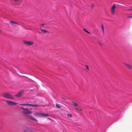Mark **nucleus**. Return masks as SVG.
Segmentation results:
<instances>
[{"label":"nucleus","mask_w":132,"mask_h":132,"mask_svg":"<svg viewBox=\"0 0 132 132\" xmlns=\"http://www.w3.org/2000/svg\"><path fill=\"white\" fill-rule=\"evenodd\" d=\"M21 108L23 110V112L24 116L28 114H31L32 113V111L28 110V108L24 109V107H21Z\"/></svg>","instance_id":"1"},{"label":"nucleus","mask_w":132,"mask_h":132,"mask_svg":"<svg viewBox=\"0 0 132 132\" xmlns=\"http://www.w3.org/2000/svg\"><path fill=\"white\" fill-rule=\"evenodd\" d=\"M2 96L4 97L7 99H14L13 96L10 93H4L2 95Z\"/></svg>","instance_id":"2"},{"label":"nucleus","mask_w":132,"mask_h":132,"mask_svg":"<svg viewBox=\"0 0 132 132\" xmlns=\"http://www.w3.org/2000/svg\"><path fill=\"white\" fill-rule=\"evenodd\" d=\"M34 116L41 117H46L47 116H48L49 115L47 114H43L40 113L38 112H35L33 113Z\"/></svg>","instance_id":"3"},{"label":"nucleus","mask_w":132,"mask_h":132,"mask_svg":"<svg viewBox=\"0 0 132 132\" xmlns=\"http://www.w3.org/2000/svg\"><path fill=\"white\" fill-rule=\"evenodd\" d=\"M6 101L7 104L9 105H15L17 104V103L16 102H14L6 100Z\"/></svg>","instance_id":"4"},{"label":"nucleus","mask_w":132,"mask_h":132,"mask_svg":"<svg viewBox=\"0 0 132 132\" xmlns=\"http://www.w3.org/2000/svg\"><path fill=\"white\" fill-rule=\"evenodd\" d=\"M24 43L28 45H31L33 44V42L31 41H23Z\"/></svg>","instance_id":"5"},{"label":"nucleus","mask_w":132,"mask_h":132,"mask_svg":"<svg viewBox=\"0 0 132 132\" xmlns=\"http://www.w3.org/2000/svg\"><path fill=\"white\" fill-rule=\"evenodd\" d=\"M25 116L26 117L28 118L31 119L32 120H34L36 121H37V120L35 119L33 117L30 115H28V114L26 115Z\"/></svg>","instance_id":"6"},{"label":"nucleus","mask_w":132,"mask_h":132,"mask_svg":"<svg viewBox=\"0 0 132 132\" xmlns=\"http://www.w3.org/2000/svg\"><path fill=\"white\" fill-rule=\"evenodd\" d=\"M116 6H115V4H114L111 8V13L113 15L114 14L115 11V9Z\"/></svg>","instance_id":"7"},{"label":"nucleus","mask_w":132,"mask_h":132,"mask_svg":"<svg viewBox=\"0 0 132 132\" xmlns=\"http://www.w3.org/2000/svg\"><path fill=\"white\" fill-rule=\"evenodd\" d=\"M24 92L23 90H21L19 93L17 94L14 95L15 97H21L22 94Z\"/></svg>","instance_id":"8"},{"label":"nucleus","mask_w":132,"mask_h":132,"mask_svg":"<svg viewBox=\"0 0 132 132\" xmlns=\"http://www.w3.org/2000/svg\"><path fill=\"white\" fill-rule=\"evenodd\" d=\"M125 65L129 69H131L132 68V66L130 64L127 63H125Z\"/></svg>","instance_id":"9"},{"label":"nucleus","mask_w":132,"mask_h":132,"mask_svg":"<svg viewBox=\"0 0 132 132\" xmlns=\"http://www.w3.org/2000/svg\"><path fill=\"white\" fill-rule=\"evenodd\" d=\"M24 132H33L32 130L30 129L27 128L24 130Z\"/></svg>","instance_id":"10"},{"label":"nucleus","mask_w":132,"mask_h":132,"mask_svg":"<svg viewBox=\"0 0 132 132\" xmlns=\"http://www.w3.org/2000/svg\"><path fill=\"white\" fill-rule=\"evenodd\" d=\"M9 23L11 25H13L14 24L19 25V24L18 23H17L13 21H10L9 22Z\"/></svg>","instance_id":"11"},{"label":"nucleus","mask_w":132,"mask_h":132,"mask_svg":"<svg viewBox=\"0 0 132 132\" xmlns=\"http://www.w3.org/2000/svg\"><path fill=\"white\" fill-rule=\"evenodd\" d=\"M40 30L42 32L44 33H46L48 32V31L47 30H46L45 29H40Z\"/></svg>","instance_id":"12"},{"label":"nucleus","mask_w":132,"mask_h":132,"mask_svg":"<svg viewBox=\"0 0 132 132\" xmlns=\"http://www.w3.org/2000/svg\"><path fill=\"white\" fill-rule=\"evenodd\" d=\"M124 8H126L128 10V9H129L130 8H132V7L129 6H124Z\"/></svg>","instance_id":"13"},{"label":"nucleus","mask_w":132,"mask_h":132,"mask_svg":"<svg viewBox=\"0 0 132 132\" xmlns=\"http://www.w3.org/2000/svg\"><path fill=\"white\" fill-rule=\"evenodd\" d=\"M72 103H73V105L75 106V107H76V106H78V104L76 103H75V102H72Z\"/></svg>","instance_id":"14"},{"label":"nucleus","mask_w":132,"mask_h":132,"mask_svg":"<svg viewBox=\"0 0 132 132\" xmlns=\"http://www.w3.org/2000/svg\"><path fill=\"white\" fill-rule=\"evenodd\" d=\"M67 117L69 118H71L72 117V116L71 114H67Z\"/></svg>","instance_id":"15"},{"label":"nucleus","mask_w":132,"mask_h":132,"mask_svg":"<svg viewBox=\"0 0 132 132\" xmlns=\"http://www.w3.org/2000/svg\"><path fill=\"white\" fill-rule=\"evenodd\" d=\"M101 28L103 32V33H104V28L103 25V24L101 25Z\"/></svg>","instance_id":"16"},{"label":"nucleus","mask_w":132,"mask_h":132,"mask_svg":"<svg viewBox=\"0 0 132 132\" xmlns=\"http://www.w3.org/2000/svg\"><path fill=\"white\" fill-rule=\"evenodd\" d=\"M20 105L21 106H28V104H20Z\"/></svg>","instance_id":"17"},{"label":"nucleus","mask_w":132,"mask_h":132,"mask_svg":"<svg viewBox=\"0 0 132 132\" xmlns=\"http://www.w3.org/2000/svg\"><path fill=\"white\" fill-rule=\"evenodd\" d=\"M56 107L58 108H61V107L58 104H56Z\"/></svg>","instance_id":"18"},{"label":"nucleus","mask_w":132,"mask_h":132,"mask_svg":"<svg viewBox=\"0 0 132 132\" xmlns=\"http://www.w3.org/2000/svg\"><path fill=\"white\" fill-rule=\"evenodd\" d=\"M85 67L88 70H89V69L88 68V65H86L85 66Z\"/></svg>","instance_id":"19"},{"label":"nucleus","mask_w":132,"mask_h":132,"mask_svg":"<svg viewBox=\"0 0 132 132\" xmlns=\"http://www.w3.org/2000/svg\"><path fill=\"white\" fill-rule=\"evenodd\" d=\"M83 30L85 31L86 32H87V33H88V34H90V33L88 31H87V30H86L85 29H83Z\"/></svg>","instance_id":"20"},{"label":"nucleus","mask_w":132,"mask_h":132,"mask_svg":"<svg viewBox=\"0 0 132 132\" xmlns=\"http://www.w3.org/2000/svg\"><path fill=\"white\" fill-rule=\"evenodd\" d=\"M33 106L34 107H36V106H39L38 105H36V104H33Z\"/></svg>","instance_id":"21"},{"label":"nucleus","mask_w":132,"mask_h":132,"mask_svg":"<svg viewBox=\"0 0 132 132\" xmlns=\"http://www.w3.org/2000/svg\"><path fill=\"white\" fill-rule=\"evenodd\" d=\"M76 111H81V109L79 110V109H78L77 108H76Z\"/></svg>","instance_id":"22"},{"label":"nucleus","mask_w":132,"mask_h":132,"mask_svg":"<svg viewBox=\"0 0 132 132\" xmlns=\"http://www.w3.org/2000/svg\"><path fill=\"white\" fill-rule=\"evenodd\" d=\"M44 25V23H41L40 24V27H43V26Z\"/></svg>","instance_id":"23"},{"label":"nucleus","mask_w":132,"mask_h":132,"mask_svg":"<svg viewBox=\"0 0 132 132\" xmlns=\"http://www.w3.org/2000/svg\"><path fill=\"white\" fill-rule=\"evenodd\" d=\"M33 104H28V106H33Z\"/></svg>","instance_id":"24"},{"label":"nucleus","mask_w":132,"mask_h":132,"mask_svg":"<svg viewBox=\"0 0 132 132\" xmlns=\"http://www.w3.org/2000/svg\"><path fill=\"white\" fill-rule=\"evenodd\" d=\"M128 17H129V18H132V16H128Z\"/></svg>","instance_id":"25"},{"label":"nucleus","mask_w":132,"mask_h":132,"mask_svg":"<svg viewBox=\"0 0 132 132\" xmlns=\"http://www.w3.org/2000/svg\"><path fill=\"white\" fill-rule=\"evenodd\" d=\"M14 1H18L19 0H14Z\"/></svg>","instance_id":"26"},{"label":"nucleus","mask_w":132,"mask_h":132,"mask_svg":"<svg viewBox=\"0 0 132 132\" xmlns=\"http://www.w3.org/2000/svg\"><path fill=\"white\" fill-rule=\"evenodd\" d=\"M62 98L64 100L65 99L64 98Z\"/></svg>","instance_id":"27"},{"label":"nucleus","mask_w":132,"mask_h":132,"mask_svg":"<svg viewBox=\"0 0 132 132\" xmlns=\"http://www.w3.org/2000/svg\"><path fill=\"white\" fill-rule=\"evenodd\" d=\"M2 32L1 31V30H0V32Z\"/></svg>","instance_id":"28"},{"label":"nucleus","mask_w":132,"mask_h":132,"mask_svg":"<svg viewBox=\"0 0 132 132\" xmlns=\"http://www.w3.org/2000/svg\"><path fill=\"white\" fill-rule=\"evenodd\" d=\"M92 7H93V5H92Z\"/></svg>","instance_id":"29"}]
</instances>
